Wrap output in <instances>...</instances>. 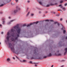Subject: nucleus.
Wrapping results in <instances>:
<instances>
[{
	"label": "nucleus",
	"instance_id": "c85d7f7f",
	"mask_svg": "<svg viewBox=\"0 0 67 67\" xmlns=\"http://www.w3.org/2000/svg\"><path fill=\"white\" fill-rule=\"evenodd\" d=\"M62 2H63V1H61L60 2V3H62Z\"/></svg>",
	"mask_w": 67,
	"mask_h": 67
},
{
	"label": "nucleus",
	"instance_id": "20e7f679",
	"mask_svg": "<svg viewBox=\"0 0 67 67\" xmlns=\"http://www.w3.org/2000/svg\"><path fill=\"white\" fill-rule=\"evenodd\" d=\"M14 21V20H13L10 21L7 23L8 24H11V22H13Z\"/></svg>",
	"mask_w": 67,
	"mask_h": 67
},
{
	"label": "nucleus",
	"instance_id": "412c9836",
	"mask_svg": "<svg viewBox=\"0 0 67 67\" xmlns=\"http://www.w3.org/2000/svg\"><path fill=\"white\" fill-rule=\"evenodd\" d=\"M34 15V14H31V16H33Z\"/></svg>",
	"mask_w": 67,
	"mask_h": 67
},
{
	"label": "nucleus",
	"instance_id": "37998d69",
	"mask_svg": "<svg viewBox=\"0 0 67 67\" xmlns=\"http://www.w3.org/2000/svg\"><path fill=\"white\" fill-rule=\"evenodd\" d=\"M53 66H54V65H52L51 67H53Z\"/></svg>",
	"mask_w": 67,
	"mask_h": 67
},
{
	"label": "nucleus",
	"instance_id": "4be33fe9",
	"mask_svg": "<svg viewBox=\"0 0 67 67\" xmlns=\"http://www.w3.org/2000/svg\"><path fill=\"white\" fill-rule=\"evenodd\" d=\"M67 5V3H65L64 4L65 6H66Z\"/></svg>",
	"mask_w": 67,
	"mask_h": 67
},
{
	"label": "nucleus",
	"instance_id": "79ce46f5",
	"mask_svg": "<svg viewBox=\"0 0 67 67\" xmlns=\"http://www.w3.org/2000/svg\"><path fill=\"white\" fill-rule=\"evenodd\" d=\"M10 18H11V17H9V19H10Z\"/></svg>",
	"mask_w": 67,
	"mask_h": 67
},
{
	"label": "nucleus",
	"instance_id": "9d476101",
	"mask_svg": "<svg viewBox=\"0 0 67 67\" xmlns=\"http://www.w3.org/2000/svg\"><path fill=\"white\" fill-rule=\"evenodd\" d=\"M54 24H57V25L58 26H59V24L58 23V22H55L54 23Z\"/></svg>",
	"mask_w": 67,
	"mask_h": 67
},
{
	"label": "nucleus",
	"instance_id": "09e8293b",
	"mask_svg": "<svg viewBox=\"0 0 67 67\" xmlns=\"http://www.w3.org/2000/svg\"><path fill=\"white\" fill-rule=\"evenodd\" d=\"M58 11H60V10H58Z\"/></svg>",
	"mask_w": 67,
	"mask_h": 67
},
{
	"label": "nucleus",
	"instance_id": "7ed1b4c3",
	"mask_svg": "<svg viewBox=\"0 0 67 67\" xmlns=\"http://www.w3.org/2000/svg\"><path fill=\"white\" fill-rule=\"evenodd\" d=\"M38 23V21H37L36 22H34L33 23H31L30 24H28L27 25V27H29V26H31V25H32V24H37Z\"/></svg>",
	"mask_w": 67,
	"mask_h": 67
},
{
	"label": "nucleus",
	"instance_id": "72a5a7b5",
	"mask_svg": "<svg viewBox=\"0 0 67 67\" xmlns=\"http://www.w3.org/2000/svg\"><path fill=\"white\" fill-rule=\"evenodd\" d=\"M62 20H63V19L61 18L60 19V21H62Z\"/></svg>",
	"mask_w": 67,
	"mask_h": 67
},
{
	"label": "nucleus",
	"instance_id": "a19ab883",
	"mask_svg": "<svg viewBox=\"0 0 67 67\" xmlns=\"http://www.w3.org/2000/svg\"><path fill=\"white\" fill-rule=\"evenodd\" d=\"M13 59H15V58L14 57H13Z\"/></svg>",
	"mask_w": 67,
	"mask_h": 67
},
{
	"label": "nucleus",
	"instance_id": "603ef678",
	"mask_svg": "<svg viewBox=\"0 0 67 67\" xmlns=\"http://www.w3.org/2000/svg\"><path fill=\"white\" fill-rule=\"evenodd\" d=\"M67 0H65V1H67Z\"/></svg>",
	"mask_w": 67,
	"mask_h": 67
},
{
	"label": "nucleus",
	"instance_id": "ea45409f",
	"mask_svg": "<svg viewBox=\"0 0 67 67\" xmlns=\"http://www.w3.org/2000/svg\"><path fill=\"white\" fill-rule=\"evenodd\" d=\"M64 67V65H62V66H61V67Z\"/></svg>",
	"mask_w": 67,
	"mask_h": 67
},
{
	"label": "nucleus",
	"instance_id": "6e6552de",
	"mask_svg": "<svg viewBox=\"0 0 67 67\" xmlns=\"http://www.w3.org/2000/svg\"><path fill=\"white\" fill-rule=\"evenodd\" d=\"M55 55H57V56H60V55H61V54L60 53H59L58 54L55 53Z\"/></svg>",
	"mask_w": 67,
	"mask_h": 67
},
{
	"label": "nucleus",
	"instance_id": "49530a36",
	"mask_svg": "<svg viewBox=\"0 0 67 67\" xmlns=\"http://www.w3.org/2000/svg\"><path fill=\"white\" fill-rule=\"evenodd\" d=\"M0 26H1V25L0 24Z\"/></svg>",
	"mask_w": 67,
	"mask_h": 67
},
{
	"label": "nucleus",
	"instance_id": "6ab92c4d",
	"mask_svg": "<svg viewBox=\"0 0 67 67\" xmlns=\"http://www.w3.org/2000/svg\"><path fill=\"white\" fill-rule=\"evenodd\" d=\"M26 26V24H24L23 25V26Z\"/></svg>",
	"mask_w": 67,
	"mask_h": 67
},
{
	"label": "nucleus",
	"instance_id": "c03bdc74",
	"mask_svg": "<svg viewBox=\"0 0 67 67\" xmlns=\"http://www.w3.org/2000/svg\"><path fill=\"white\" fill-rule=\"evenodd\" d=\"M39 12L40 13H41V12Z\"/></svg>",
	"mask_w": 67,
	"mask_h": 67
},
{
	"label": "nucleus",
	"instance_id": "aec40b11",
	"mask_svg": "<svg viewBox=\"0 0 67 67\" xmlns=\"http://www.w3.org/2000/svg\"><path fill=\"white\" fill-rule=\"evenodd\" d=\"M47 7H49V4H48L46 6Z\"/></svg>",
	"mask_w": 67,
	"mask_h": 67
},
{
	"label": "nucleus",
	"instance_id": "de8ad7c7",
	"mask_svg": "<svg viewBox=\"0 0 67 67\" xmlns=\"http://www.w3.org/2000/svg\"><path fill=\"white\" fill-rule=\"evenodd\" d=\"M53 13H54V14H55V12H54Z\"/></svg>",
	"mask_w": 67,
	"mask_h": 67
},
{
	"label": "nucleus",
	"instance_id": "a211bd4d",
	"mask_svg": "<svg viewBox=\"0 0 67 67\" xmlns=\"http://www.w3.org/2000/svg\"><path fill=\"white\" fill-rule=\"evenodd\" d=\"M30 64H33V63H32V62L30 61Z\"/></svg>",
	"mask_w": 67,
	"mask_h": 67
},
{
	"label": "nucleus",
	"instance_id": "4c0bfd02",
	"mask_svg": "<svg viewBox=\"0 0 67 67\" xmlns=\"http://www.w3.org/2000/svg\"><path fill=\"white\" fill-rule=\"evenodd\" d=\"M35 66L36 67H37V65H36V64L35 65Z\"/></svg>",
	"mask_w": 67,
	"mask_h": 67
},
{
	"label": "nucleus",
	"instance_id": "f257e3e1",
	"mask_svg": "<svg viewBox=\"0 0 67 67\" xmlns=\"http://www.w3.org/2000/svg\"><path fill=\"white\" fill-rule=\"evenodd\" d=\"M14 29H16L17 33H15V31L14 30V29H11L10 30V32L9 31L7 32V36L6 38V39L7 40L8 42L9 41V38L11 37L12 38L11 39V40L12 41L15 42L19 36L20 32L21 31V29L19 27V25H17L14 26Z\"/></svg>",
	"mask_w": 67,
	"mask_h": 67
},
{
	"label": "nucleus",
	"instance_id": "f03ea898",
	"mask_svg": "<svg viewBox=\"0 0 67 67\" xmlns=\"http://www.w3.org/2000/svg\"><path fill=\"white\" fill-rule=\"evenodd\" d=\"M8 46L9 47H10L11 48V49L12 50H14V47H13L12 46V45L11 44V43H9L8 44Z\"/></svg>",
	"mask_w": 67,
	"mask_h": 67
},
{
	"label": "nucleus",
	"instance_id": "4468645a",
	"mask_svg": "<svg viewBox=\"0 0 67 67\" xmlns=\"http://www.w3.org/2000/svg\"><path fill=\"white\" fill-rule=\"evenodd\" d=\"M7 60L8 62H9V61L10 60V59L9 58H8L7 59Z\"/></svg>",
	"mask_w": 67,
	"mask_h": 67
},
{
	"label": "nucleus",
	"instance_id": "39448f33",
	"mask_svg": "<svg viewBox=\"0 0 67 67\" xmlns=\"http://www.w3.org/2000/svg\"><path fill=\"white\" fill-rule=\"evenodd\" d=\"M61 9H63V11H65V10H66V8H65L64 7H63V6H61Z\"/></svg>",
	"mask_w": 67,
	"mask_h": 67
},
{
	"label": "nucleus",
	"instance_id": "dca6fc26",
	"mask_svg": "<svg viewBox=\"0 0 67 67\" xmlns=\"http://www.w3.org/2000/svg\"><path fill=\"white\" fill-rule=\"evenodd\" d=\"M30 12H29L28 13H27V16H28V15H29V14H30Z\"/></svg>",
	"mask_w": 67,
	"mask_h": 67
},
{
	"label": "nucleus",
	"instance_id": "9b49d317",
	"mask_svg": "<svg viewBox=\"0 0 67 67\" xmlns=\"http://www.w3.org/2000/svg\"><path fill=\"white\" fill-rule=\"evenodd\" d=\"M62 28L61 29V30H63L65 29V27L63 26L62 25Z\"/></svg>",
	"mask_w": 67,
	"mask_h": 67
},
{
	"label": "nucleus",
	"instance_id": "c9c22d12",
	"mask_svg": "<svg viewBox=\"0 0 67 67\" xmlns=\"http://www.w3.org/2000/svg\"><path fill=\"white\" fill-rule=\"evenodd\" d=\"M20 9H21L20 8H18V10H20Z\"/></svg>",
	"mask_w": 67,
	"mask_h": 67
},
{
	"label": "nucleus",
	"instance_id": "8fccbe9b",
	"mask_svg": "<svg viewBox=\"0 0 67 67\" xmlns=\"http://www.w3.org/2000/svg\"><path fill=\"white\" fill-rule=\"evenodd\" d=\"M2 13V12H1V13Z\"/></svg>",
	"mask_w": 67,
	"mask_h": 67
},
{
	"label": "nucleus",
	"instance_id": "0eeeda50",
	"mask_svg": "<svg viewBox=\"0 0 67 67\" xmlns=\"http://www.w3.org/2000/svg\"><path fill=\"white\" fill-rule=\"evenodd\" d=\"M65 51L64 53V54H66L67 52V48H66L65 49Z\"/></svg>",
	"mask_w": 67,
	"mask_h": 67
},
{
	"label": "nucleus",
	"instance_id": "423d86ee",
	"mask_svg": "<svg viewBox=\"0 0 67 67\" xmlns=\"http://www.w3.org/2000/svg\"><path fill=\"white\" fill-rule=\"evenodd\" d=\"M46 21H47L48 22H49V21H50L51 22H53V20H48V19H47L45 20Z\"/></svg>",
	"mask_w": 67,
	"mask_h": 67
},
{
	"label": "nucleus",
	"instance_id": "1a4fd4ad",
	"mask_svg": "<svg viewBox=\"0 0 67 67\" xmlns=\"http://www.w3.org/2000/svg\"><path fill=\"white\" fill-rule=\"evenodd\" d=\"M18 12V10H15L14 11V14H15V13H16Z\"/></svg>",
	"mask_w": 67,
	"mask_h": 67
},
{
	"label": "nucleus",
	"instance_id": "e433bc0d",
	"mask_svg": "<svg viewBox=\"0 0 67 67\" xmlns=\"http://www.w3.org/2000/svg\"><path fill=\"white\" fill-rule=\"evenodd\" d=\"M25 60H23V62H25Z\"/></svg>",
	"mask_w": 67,
	"mask_h": 67
},
{
	"label": "nucleus",
	"instance_id": "c756f323",
	"mask_svg": "<svg viewBox=\"0 0 67 67\" xmlns=\"http://www.w3.org/2000/svg\"><path fill=\"white\" fill-rule=\"evenodd\" d=\"M2 20H4V18H3Z\"/></svg>",
	"mask_w": 67,
	"mask_h": 67
},
{
	"label": "nucleus",
	"instance_id": "393cba45",
	"mask_svg": "<svg viewBox=\"0 0 67 67\" xmlns=\"http://www.w3.org/2000/svg\"><path fill=\"white\" fill-rule=\"evenodd\" d=\"M16 58H17V59H19V57H18L16 56Z\"/></svg>",
	"mask_w": 67,
	"mask_h": 67
},
{
	"label": "nucleus",
	"instance_id": "f3484780",
	"mask_svg": "<svg viewBox=\"0 0 67 67\" xmlns=\"http://www.w3.org/2000/svg\"><path fill=\"white\" fill-rule=\"evenodd\" d=\"M63 33L64 34H65V32H66V30H64L63 31Z\"/></svg>",
	"mask_w": 67,
	"mask_h": 67
},
{
	"label": "nucleus",
	"instance_id": "2eb2a0df",
	"mask_svg": "<svg viewBox=\"0 0 67 67\" xmlns=\"http://www.w3.org/2000/svg\"><path fill=\"white\" fill-rule=\"evenodd\" d=\"M2 24H5V21H3Z\"/></svg>",
	"mask_w": 67,
	"mask_h": 67
},
{
	"label": "nucleus",
	"instance_id": "2f4dec72",
	"mask_svg": "<svg viewBox=\"0 0 67 67\" xmlns=\"http://www.w3.org/2000/svg\"><path fill=\"white\" fill-rule=\"evenodd\" d=\"M15 53H16V54H18V52L17 53H16V52H15Z\"/></svg>",
	"mask_w": 67,
	"mask_h": 67
},
{
	"label": "nucleus",
	"instance_id": "ddd939ff",
	"mask_svg": "<svg viewBox=\"0 0 67 67\" xmlns=\"http://www.w3.org/2000/svg\"><path fill=\"white\" fill-rule=\"evenodd\" d=\"M39 4H41V5H42V3L41 2H39Z\"/></svg>",
	"mask_w": 67,
	"mask_h": 67
},
{
	"label": "nucleus",
	"instance_id": "f8f14e48",
	"mask_svg": "<svg viewBox=\"0 0 67 67\" xmlns=\"http://www.w3.org/2000/svg\"><path fill=\"white\" fill-rule=\"evenodd\" d=\"M52 55L51 53H50L49 54H48V56H52Z\"/></svg>",
	"mask_w": 67,
	"mask_h": 67
},
{
	"label": "nucleus",
	"instance_id": "3c124183",
	"mask_svg": "<svg viewBox=\"0 0 67 67\" xmlns=\"http://www.w3.org/2000/svg\"><path fill=\"white\" fill-rule=\"evenodd\" d=\"M66 22L67 23V20L66 21Z\"/></svg>",
	"mask_w": 67,
	"mask_h": 67
},
{
	"label": "nucleus",
	"instance_id": "a18cd8bd",
	"mask_svg": "<svg viewBox=\"0 0 67 67\" xmlns=\"http://www.w3.org/2000/svg\"><path fill=\"white\" fill-rule=\"evenodd\" d=\"M0 45H1V42H0Z\"/></svg>",
	"mask_w": 67,
	"mask_h": 67
},
{
	"label": "nucleus",
	"instance_id": "58836bf2",
	"mask_svg": "<svg viewBox=\"0 0 67 67\" xmlns=\"http://www.w3.org/2000/svg\"><path fill=\"white\" fill-rule=\"evenodd\" d=\"M65 39H67V37H66Z\"/></svg>",
	"mask_w": 67,
	"mask_h": 67
},
{
	"label": "nucleus",
	"instance_id": "f704fd0d",
	"mask_svg": "<svg viewBox=\"0 0 67 67\" xmlns=\"http://www.w3.org/2000/svg\"><path fill=\"white\" fill-rule=\"evenodd\" d=\"M59 51H57V53H59Z\"/></svg>",
	"mask_w": 67,
	"mask_h": 67
},
{
	"label": "nucleus",
	"instance_id": "7c9ffc66",
	"mask_svg": "<svg viewBox=\"0 0 67 67\" xmlns=\"http://www.w3.org/2000/svg\"><path fill=\"white\" fill-rule=\"evenodd\" d=\"M1 34H3V32H1Z\"/></svg>",
	"mask_w": 67,
	"mask_h": 67
},
{
	"label": "nucleus",
	"instance_id": "a878e982",
	"mask_svg": "<svg viewBox=\"0 0 67 67\" xmlns=\"http://www.w3.org/2000/svg\"><path fill=\"white\" fill-rule=\"evenodd\" d=\"M16 2H17L18 1V0H15Z\"/></svg>",
	"mask_w": 67,
	"mask_h": 67
},
{
	"label": "nucleus",
	"instance_id": "5701e85b",
	"mask_svg": "<svg viewBox=\"0 0 67 67\" xmlns=\"http://www.w3.org/2000/svg\"><path fill=\"white\" fill-rule=\"evenodd\" d=\"M57 16H59V14H58L57 15Z\"/></svg>",
	"mask_w": 67,
	"mask_h": 67
},
{
	"label": "nucleus",
	"instance_id": "473e14b6",
	"mask_svg": "<svg viewBox=\"0 0 67 67\" xmlns=\"http://www.w3.org/2000/svg\"><path fill=\"white\" fill-rule=\"evenodd\" d=\"M30 2V1H27V3H29Z\"/></svg>",
	"mask_w": 67,
	"mask_h": 67
},
{
	"label": "nucleus",
	"instance_id": "bb28decb",
	"mask_svg": "<svg viewBox=\"0 0 67 67\" xmlns=\"http://www.w3.org/2000/svg\"><path fill=\"white\" fill-rule=\"evenodd\" d=\"M59 7H62V5H59Z\"/></svg>",
	"mask_w": 67,
	"mask_h": 67
},
{
	"label": "nucleus",
	"instance_id": "b1692460",
	"mask_svg": "<svg viewBox=\"0 0 67 67\" xmlns=\"http://www.w3.org/2000/svg\"><path fill=\"white\" fill-rule=\"evenodd\" d=\"M3 4H2L1 5V7H2V6H3Z\"/></svg>",
	"mask_w": 67,
	"mask_h": 67
},
{
	"label": "nucleus",
	"instance_id": "cd10ccee",
	"mask_svg": "<svg viewBox=\"0 0 67 67\" xmlns=\"http://www.w3.org/2000/svg\"><path fill=\"white\" fill-rule=\"evenodd\" d=\"M44 58H46V56H45L44 57Z\"/></svg>",
	"mask_w": 67,
	"mask_h": 67
}]
</instances>
